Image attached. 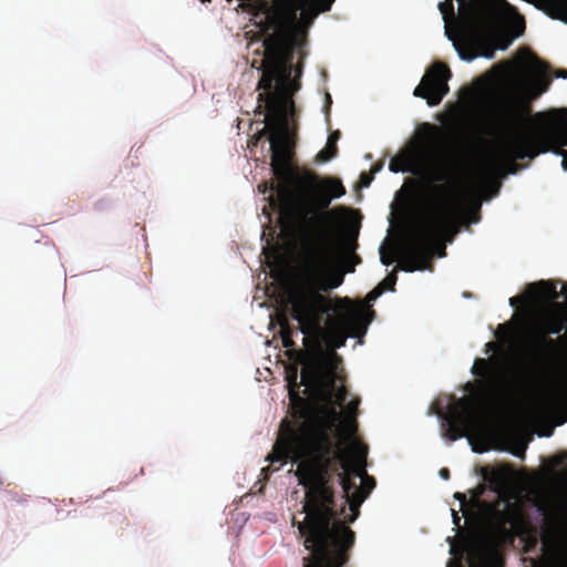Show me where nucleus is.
<instances>
[{"mask_svg": "<svg viewBox=\"0 0 567 567\" xmlns=\"http://www.w3.org/2000/svg\"><path fill=\"white\" fill-rule=\"evenodd\" d=\"M398 277L395 272L388 275L378 286H382L385 290H394V286L396 284Z\"/></svg>", "mask_w": 567, "mask_h": 567, "instance_id": "nucleus-19", "label": "nucleus"}, {"mask_svg": "<svg viewBox=\"0 0 567 567\" xmlns=\"http://www.w3.org/2000/svg\"><path fill=\"white\" fill-rule=\"evenodd\" d=\"M380 260L383 265L389 266L395 260L394 255L386 254L384 248L381 247L380 249Z\"/></svg>", "mask_w": 567, "mask_h": 567, "instance_id": "nucleus-23", "label": "nucleus"}, {"mask_svg": "<svg viewBox=\"0 0 567 567\" xmlns=\"http://www.w3.org/2000/svg\"><path fill=\"white\" fill-rule=\"evenodd\" d=\"M381 169V165H375L372 171H371V174H375L377 172H379Z\"/></svg>", "mask_w": 567, "mask_h": 567, "instance_id": "nucleus-34", "label": "nucleus"}, {"mask_svg": "<svg viewBox=\"0 0 567 567\" xmlns=\"http://www.w3.org/2000/svg\"><path fill=\"white\" fill-rule=\"evenodd\" d=\"M559 112H538L532 115L529 103L524 101L506 106V133L497 156L511 164V173L516 172L515 161L533 159L547 152L561 156V166L567 171V118Z\"/></svg>", "mask_w": 567, "mask_h": 567, "instance_id": "nucleus-5", "label": "nucleus"}, {"mask_svg": "<svg viewBox=\"0 0 567 567\" xmlns=\"http://www.w3.org/2000/svg\"><path fill=\"white\" fill-rule=\"evenodd\" d=\"M556 76H557V78L567 79V70H566V69H559V70L556 72Z\"/></svg>", "mask_w": 567, "mask_h": 567, "instance_id": "nucleus-32", "label": "nucleus"}, {"mask_svg": "<svg viewBox=\"0 0 567 567\" xmlns=\"http://www.w3.org/2000/svg\"><path fill=\"white\" fill-rule=\"evenodd\" d=\"M549 567H567V551L556 556Z\"/></svg>", "mask_w": 567, "mask_h": 567, "instance_id": "nucleus-22", "label": "nucleus"}, {"mask_svg": "<svg viewBox=\"0 0 567 567\" xmlns=\"http://www.w3.org/2000/svg\"><path fill=\"white\" fill-rule=\"evenodd\" d=\"M276 322L279 326L278 334L281 341L282 347L286 348L282 354H338L334 350L337 348L332 347V351L323 352L321 350L318 351H303L295 349V341L292 340V334H298V331H293L290 327L288 318L285 313H279L276 316Z\"/></svg>", "mask_w": 567, "mask_h": 567, "instance_id": "nucleus-14", "label": "nucleus"}, {"mask_svg": "<svg viewBox=\"0 0 567 567\" xmlns=\"http://www.w3.org/2000/svg\"><path fill=\"white\" fill-rule=\"evenodd\" d=\"M340 431L342 432V434L349 439V440H352V442L350 443L349 445V449L346 450L343 447H341L348 455H350V449L352 446V444L354 442H358L354 436L358 432V422H357V416H353V415H344L342 422H341V426H340ZM337 442V440H334ZM339 444H341L339 441H338ZM342 446V445H340Z\"/></svg>", "mask_w": 567, "mask_h": 567, "instance_id": "nucleus-16", "label": "nucleus"}, {"mask_svg": "<svg viewBox=\"0 0 567 567\" xmlns=\"http://www.w3.org/2000/svg\"><path fill=\"white\" fill-rule=\"evenodd\" d=\"M453 524L457 527L461 526V517L455 509H452Z\"/></svg>", "mask_w": 567, "mask_h": 567, "instance_id": "nucleus-29", "label": "nucleus"}, {"mask_svg": "<svg viewBox=\"0 0 567 567\" xmlns=\"http://www.w3.org/2000/svg\"><path fill=\"white\" fill-rule=\"evenodd\" d=\"M525 297L523 296H515V297H512L509 299V305L513 307V308H517L518 307V303H520L522 301H524Z\"/></svg>", "mask_w": 567, "mask_h": 567, "instance_id": "nucleus-27", "label": "nucleus"}, {"mask_svg": "<svg viewBox=\"0 0 567 567\" xmlns=\"http://www.w3.org/2000/svg\"><path fill=\"white\" fill-rule=\"evenodd\" d=\"M439 9L443 16L446 25L454 20L457 22L458 19H456L455 17L454 4L452 0H444L443 2H440Z\"/></svg>", "mask_w": 567, "mask_h": 567, "instance_id": "nucleus-18", "label": "nucleus"}, {"mask_svg": "<svg viewBox=\"0 0 567 567\" xmlns=\"http://www.w3.org/2000/svg\"><path fill=\"white\" fill-rule=\"evenodd\" d=\"M327 100L329 101V103H331V97L329 94H327Z\"/></svg>", "mask_w": 567, "mask_h": 567, "instance_id": "nucleus-38", "label": "nucleus"}, {"mask_svg": "<svg viewBox=\"0 0 567 567\" xmlns=\"http://www.w3.org/2000/svg\"><path fill=\"white\" fill-rule=\"evenodd\" d=\"M454 497L460 501L461 508H463L467 502L465 494L457 492L454 494Z\"/></svg>", "mask_w": 567, "mask_h": 567, "instance_id": "nucleus-28", "label": "nucleus"}, {"mask_svg": "<svg viewBox=\"0 0 567 567\" xmlns=\"http://www.w3.org/2000/svg\"><path fill=\"white\" fill-rule=\"evenodd\" d=\"M472 386H473V385H472L471 383H467V384H466V389H472Z\"/></svg>", "mask_w": 567, "mask_h": 567, "instance_id": "nucleus-37", "label": "nucleus"}, {"mask_svg": "<svg viewBox=\"0 0 567 567\" xmlns=\"http://www.w3.org/2000/svg\"><path fill=\"white\" fill-rule=\"evenodd\" d=\"M440 476L444 480H449L450 478V471L449 468L446 467H443L440 470Z\"/></svg>", "mask_w": 567, "mask_h": 567, "instance_id": "nucleus-30", "label": "nucleus"}, {"mask_svg": "<svg viewBox=\"0 0 567 567\" xmlns=\"http://www.w3.org/2000/svg\"><path fill=\"white\" fill-rule=\"evenodd\" d=\"M331 214L322 224L305 226L297 221L300 235V261L303 271V281L295 285L289 292L291 317L298 321L302 340L312 331L321 329L322 318L331 310V303L321 292H328L343 284L346 272H353L355 265L361 262L360 256L354 254L358 247V233L349 235L343 241L344 252L348 255L344 265L337 262V248L333 243L331 217H340L349 213Z\"/></svg>", "mask_w": 567, "mask_h": 567, "instance_id": "nucleus-3", "label": "nucleus"}, {"mask_svg": "<svg viewBox=\"0 0 567 567\" xmlns=\"http://www.w3.org/2000/svg\"><path fill=\"white\" fill-rule=\"evenodd\" d=\"M550 81L544 76H539L536 81V92L534 93V97L539 96L544 92L548 90Z\"/></svg>", "mask_w": 567, "mask_h": 567, "instance_id": "nucleus-20", "label": "nucleus"}, {"mask_svg": "<svg viewBox=\"0 0 567 567\" xmlns=\"http://www.w3.org/2000/svg\"><path fill=\"white\" fill-rule=\"evenodd\" d=\"M460 18L456 31L445 27V34L453 42L458 56L467 62L478 56L495 55V31L493 22L503 11L514 10L506 0H458Z\"/></svg>", "mask_w": 567, "mask_h": 567, "instance_id": "nucleus-7", "label": "nucleus"}, {"mask_svg": "<svg viewBox=\"0 0 567 567\" xmlns=\"http://www.w3.org/2000/svg\"><path fill=\"white\" fill-rule=\"evenodd\" d=\"M548 17L567 23V0H525Z\"/></svg>", "mask_w": 567, "mask_h": 567, "instance_id": "nucleus-15", "label": "nucleus"}, {"mask_svg": "<svg viewBox=\"0 0 567 567\" xmlns=\"http://www.w3.org/2000/svg\"><path fill=\"white\" fill-rule=\"evenodd\" d=\"M470 567H485V565L480 563L476 558H471Z\"/></svg>", "mask_w": 567, "mask_h": 567, "instance_id": "nucleus-31", "label": "nucleus"}, {"mask_svg": "<svg viewBox=\"0 0 567 567\" xmlns=\"http://www.w3.org/2000/svg\"><path fill=\"white\" fill-rule=\"evenodd\" d=\"M540 289L542 297L550 299L553 307L538 308L528 305L515 310L511 319L494 330V341L485 344L486 354H567L558 350V338L566 329L567 319L561 306L556 302L559 295L556 285L539 280L528 286L529 291Z\"/></svg>", "mask_w": 567, "mask_h": 567, "instance_id": "nucleus-4", "label": "nucleus"}, {"mask_svg": "<svg viewBox=\"0 0 567 567\" xmlns=\"http://www.w3.org/2000/svg\"><path fill=\"white\" fill-rule=\"evenodd\" d=\"M431 143L432 141H427L425 146L402 150L391 158L389 164V168L393 173H410L420 178L424 187L422 198L424 214L432 212V203L436 206L444 198L443 193L435 190L434 186L450 185L460 196L462 206L464 205V194L458 183L452 179L451 166L430 162Z\"/></svg>", "mask_w": 567, "mask_h": 567, "instance_id": "nucleus-10", "label": "nucleus"}, {"mask_svg": "<svg viewBox=\"0 0 567 567\" xmlns=\"http://www.w3.org/2000/svg\"><path fill=\"white\" fill-rule=\"evenodd\" d=\"M506 47H507V44H504V45H499L498 48L504 50V49H506Z\"/></svg>", "mask_w": 567, "mask_h": 567, "instance_id": "nucleus-36", "label": "nucleus"}, {"mask_svg": "<svg viewBox=\"0 0 567 567\" xmlns=\"http://www.w3.org/2000/svg\"><path fill=\"white\" fill-rule=\"evenodd\" d=\"M307 0H274L267 6L264 18L258 23L262 37L264 62L292 63L295 33L298 12Z\"/></svg>", "mask_w": 567, "mask_h": 567, "instance_id": "nucleus-9", "label": "nucleus"}, {"mask_svg": "<svg viewBox=\"0 0 567 567\" xmlns=\"http://www.w3.org/2000/svg\"><path fill=\"white\" fill-rule=\"evenodd\" d=\"M360 404V398L352 399L346 406V414L344 415H353L358 416V409Z\"/></svg>", "mask_w": 567, "mask_h": 567, "instance_id": "nucleus-21", "label": "nucleus"}, {"mask_svg": "<svg viewBox=\"0 0 567 567\" xmlns=\"http://www.w3.org/2000/svg\"><path fill=\"white\" fill-rule=\"evenodd\" d=\"M324 2V6H323V10H330L332 3L336 1V0H322Z\"/></svg>", "mask_w": 567, "mask_h": 567, "instance_id": "nucleus-33", "label": "nucleus"}, {"mask_svg": "<svg viewBox=\"0 0 567 567\" xmlns=\"http://www.w3.org/2000/svg\"><path fill=\"white\" fill-rule=\"evenodd\" d=\"M276 357L277 362L285 365L286 381L289 389V396L292 403L291 417L285 420H295V415L299 409H305L307 414L306 420L316 424H330L333 423L332 429L336 426L337 412L333 410V417L327 421H317L310 417V410L307 401L299 395L300 385L318 391L328 392L334 395L336 403L342 405L348 398V390L343 384L337 385L339 377L337 374V365L342 357ZM281 431V426L279 427ZM280 432H278L279 439Z\"/></svg>", "mask_w": 567, "mask_h": 567, "instance_id": "nucleus-8", "label": "nucleus"}, {"mask_svg": "<svg viewBox=\"0 0 567 567\" xmlns=\"http://www.w3.org/2000/svg\"><path fill=\"white\" fill-rule=\"evenodd\" d=\"M0 485H2V481L0 480Z\"/></svg>", "mask_w": 567, "mask_h": 567, "instance_id": "nucleus-40", "label": "nucleus"}, {"mask_svg": "<svg viewBox=\"0 0 567 567\" xmlns=\"http://www.w3.org/2000/svg\"><path fill=\"white\" fill-rule=\"evenodd\" d=\"M254 68L262 71L257 90L261 91L257 97L256 113L264 115L265 127L259 133L268 134L271 151V171L277 183L270 182L272 194L269 196L270 206L280 216L296 221L322 224L331 214L346 212L344 206L327 210L334 198L346 194V187L339 178L320 177L316 173H308L301 181L305 194L303 203L296 199L290 187L292 171V143L288 135L290 120L297 114L293 94L300 89L299 78L301 69L291 79L292 63L264 62Z\"/></svg>", "mask_w": 567, "mask_h": 567, "instance_id": "nucleus-2", "label": "nucleus"}, {"mask_svg": "<svg viewBox=\"0 0 567 567\" xmlns=\"http://www.w3.org/2000/svg\"><path fill=\"white\" fill-rule=\"evenodd\" d=\"M423 128L426 131V133L430 135L429 136V140H433L436 134H437V131L439 128L435 126V125H432L430 123H424L423 124Z\"/></svg>", "mask_w": 567, "mask_h": 567, "instance_id": "nucleus-24", "label": "nucleus"}, {"mask_svg": "<svg viewBox=\"0 0 567 567\" xmlns=\"http://www.w3.org/2000/svg\"><path fill=\"white\" fill-rule=\"evenodd\" d=\"M477 550H478L477 548H473V553H472V554H473V555H474V554H477V553H476Z\"/></svg>", "mask_w": 567, "mask_h": 567, "instance_id": "nucleus-39", "label": "nucleus"}, {"mask_svg": "<svg viewBox=\"0 0 567 567\" xmlns=\"http://www.w3.org/2000/svg\"><path fill=\"white\" fill-rule=\"evenodd\" d=\"M338 145L331 144L327 141L326 147L316 155V162H329L338 155Z\"/></svg>", "mask_w": 567, "mask_h": 567, "instance_id": "nucleus-17", "label": "nucleus"}, {"mask_svg": "<svg viewBox=\"0 0 567 567\" xmlns=\"http://www.w3.org/2000/svg\"><path fill=\"white\" fill-rule=\"evenodd\" d=\"M451 78L450 69L443 63H434L423 75L413 94L425 99L430 106L441 103L449 92L447 81Z\"/></svg>", "mask_w": 567, "mask_h": 567, "instance_id": "nucleus-13", "label": "nucleus"}, {"mask_svg": "<svg viewBox=\"0 0 567 567\" xmlns=\"http://www.w3.org/2000/svg\"><path fill=\"white\" fill-rule=\"evenodd\" d=\"M267 189H268V185H267V184H265L264 188H262V189H260V190H261V193H264V194H265V193L267 192Z\"/></svg>", "mask_w": 567, "mask_h": 567, "instance_id": "nucleus-35", "label": "nucleus"}, {"mask_svg": "<svg viewBox=\"0 0 567 567\" xmlns=\"http://www.w3.org/2000/svg\"><path fill=\"white\" fill-rule=\"evenodd\" d=\"M341 137V133L340 131H334L332 132L329 136H328V142L331 143V144H334L337 145L338 141L340 140Z\"/></svg>", "mask_w": 567, "mask_h": 567, "instance_id": "nucleus-26", "label": "nucleus"}, {"mask_svg": "<svg viewBox=\"0 0 567 567\" xmlns=\"http://www.w3.org/2000/svg\"><path fill=\"white\" fill-rule=\"evenodd\" d=\"M512 498L509 494L502 492L495 501L483 504L487 520L497 534H505L507 525L516 527L524 522L522 504Z\"/></svg>", "mask_w": 567, "mask_h": 567, "instance_id": "nucleus-12", "label": "nucleus"}, {"mask_svg": "<svg viewBox=\"0 0 567 567\" xmlns=\"http://www.w3.org/2000/svg\"><path fill=\"white\" fill-rule=\"evenodd\" d=\"M383 292L384 288L377 286L367 295L365 302H353L347 297L336 300L334 312L343 333L331 341V347L341 348L344 346L347 337L360 339L365 334L374 316L370 303L375 301Z\"/></svg>", "mask_w": 567, "mask_h": 567, "instance_id": "nucleus-11", "label": "nucleus"}, {"mask_svg": "<svg viewBox=\"0 0 567 567\" xmlns=\"http://www.w3.org/2000/svg\"><path fill=\"white\" fill-rule=\"evenodd\" d=\"M299 409L295 420H285L274 444L271 463H297L296 476L306 488V517L297 524L309 551L303 567H344L355 543L347 525L360 515V506L375 487L367 473L368 446L354 442L348 455L334 441L330 424L305 419Z\"/></svg>", "mask_w": 567, "mask_h": 567, "instance_id": "nucleus-1", "label": "nucleus"}, {"mask_svg": "<svg viewBox=\"0 0 567 567\" xmlns=\"http://www.w3.org/2000/svg\"><path fill=\"white\" fill-rule=\"evenodd\" d=\"M372 179H373V175L371 173L370 174L362 173L360 175V183H361V186H363V187H369V185L371 184Z\"/></svg>", "mask_w": 567, "mask_h": 567, "instance_id": "nucleus-25", "label": "nucleus"}, {"mask_svg": "<svg viewBox=\"0 0 567 567\" xmlns=\"http://www.w3.org/2000/svg\"><path fill=\"white\" fill-rule=\"evenodd\" d=\"M443 193L442 203L433 204L432 212L423 214L412 229L399 268L406 272L432 269V257L445 256V244L451 243L457 233L462 209L460 196L450 185L434 186Z\"/></svg>", "mask_w": 567, "mask_h": 567, "instance_id": "nucleus-6", "label": "nucleus"}]
</instances>
